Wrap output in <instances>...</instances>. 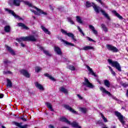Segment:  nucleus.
Returning <instances> with one entry per match:
<instances>
[{
    "label": "nucleus",
    "instance_id": "f257e3e1",
    "mask_svg": "<svg viewBox=\"0 0 128 128\" xmlns=\"http://www.w3.org/2000/svg\"><path fill=\"white\" fill-rule=\"evenodd\" d=\"M86 8H90V6H92L94 8V10H95L96 12V14H98L100 12L102 13V14L104 16L107 20H110V16H108V14L104 12V10H102V8L98 6H96L94 3L92 2L90 3V2H86Z\"/></svg>",
    "mask_w": 128,
    "mask_h": 128
},
{
    "label": "nucleus",
    "instance_id": "f03ea898",
    "mask_svg": "<svg viewBox=\"0 0 128 128\" xmlns=\"http://www.w3.org/2000/svg\"><path fill=\"white\" fill-rule=\"evenodd\" d=\"M60 122H66V124H70L73 128H82L80 126H78V122H73L72 123H70V122L64 117H62L60 118Z\"/></svg>",
    "mask_w": 128,
    "mask_h": 128
},
{
    "label": "nucleus",
    "instance_id": "7ed1b4c3",
    "mask_svg": "<svg viewBox=\"0 0 128 128\" xmlns=\"http://www.w3.org/2000/svg\"><path fill=\"white\" fill-rule=\"evenodd\" d=\"M16 40L17 42H26V40L36 42V37H34V36H29L20 38L16 39Z\"/></svg>",
    "mask_w": 128,
    "mask_h": 128
},
{
    "label": "nucleus",
    "instance_id": "20e7f679",
    "mask_svg": "<svg viewBox=\"0 0 128 128\" xmlns=\"http://www.w3.org/2000/svg\"><path fill=\"white\" fill-rule=\"evenodd\" d=\"M34 9H30V10L32 12H34V14H36L37 16H40V14H43L44 16H46L48 14L46 12H44L42 11V10H40L38 9L36 7L33 6Z\"/></svg>",
    "mask_w": 128,
    "mask_h": 128
},
{
    "label": "nucleus",
    "instance_id": "39448f33",
    "mask_svg": "<svg viewBox=\"0 0 128 128\" xmlns=\"http://www.w3.org/2000/svg\"><path fill=\"white\" fill-rule=\"evenodd\" d=\"M61 32L63 34H65V36H68L69 38H71L72 40H74V42H77L78 40L76 38L74 37V35L72 33L70 32H68L66 31L65 30H64L63 29L61 30Z\"/></svg>",
    "mask_w": 128,
    "mask_h": 128
},
{
    "label": "nucleus",
    "instance_id": "423d86ee",
    "mask_svg": "<svg viewBox=\"0 0 128 128\" xmlns=\"http://www.w3.org/2000/svg\"><path fill=\"white\" fill-rule=\"evenodd\" d=\"M114 114H115V116H117L118 118V119L119 120L120 122H121L122 124H124L125 122H124V120L126 118L124 117V116H122V114L118 111H116L114 112Z\"/></svg>",
    "mask_w": 128,
    "mask_h": 128
},
{
    "label": "nucleus",
    "instance_id": "0eeeda50",
    "mask_svg": "<svg viewBox=\"0 0 128 128\" xmlns=\"http://www.w3.org/2000/svg\"><path fill=\"white\" fill-rule=\"evenodd\" d=\"M83 84L84 86H87V88H94V85H92V84L88 81V80L86 78H84V81L83 82Z\"/></svg>",
    "mask_w": 128,
    "mask_h": 128
},
{
    "label": "nucleus",
    "instance_id": "6e6552de",
    "mask_svg": "<svg viewBox=\"0 0 128 128\" xmlns=\"http://www.w3.org/2000/svg\"><path fill=\"white\" fill-rule=\"evenodd\" d=\"M4 10L6 12H8L10 14H12V16H13L15 18H18V20H22V18H20L16 14H14V12L12 11V10H9L8 8H6Z\"/></svg>",
    "mask_w": 128,
    "mask_h": 128
},
{
    "label": "nucleus",
    "instance_id": "1a4fd4ad",
    "mask_svg": "<svg viewBox=\"0 0 128 128\" xmlns=\"http://www.w3.org/2000/svg\"><path fill=\"white\" fill-rule=\"evenodd\" d=\"M112 66L115 68L118 72H122V67H120V65L119 64L118 62L116 61H113Z\"/></svg>",
    "mask_w": 128,
    "mask_h": 128
},
{
    "label": "nucleus",
    "instance_id": "9d476101",
    "mask_svg": "<svg viewBox=\"0 0 128 128\" xmlns=\"http://www.w3.org/2000/svg\"><path fill=\"white\" fill-rule=\"evenodd\" d=\"M100 90H101L102 92V96H104V94H107L108 96H112V94H110V92L106 90V88L102 86H101L100 88Z\"/></svg>",
    "mask_w": 128,
    "mask_h": 128
},
{
    "label": "nucleus",
    "instance_id": "9b49d317",
    "mask_svg": "<svg viewBox=\"0 0 128 128\" xmlns=\"http://www.w3.org/2000/svg\"><path fill=\"white\" fill-rule=\"evenodd\" d=\"M64 108H66V110H70V112H72L73 114H78V112L72 109V107L68 106V105H64Z\"/></svg>",
    "mask_w": 128,
    "mask_h": 128
},
{
    "label": "nucleus",
    "instance_id": "f8f14e48",
    "mask_svg": "<svg viewBox=\"0 0 128 128\" xmlns=\"http://www.w3.org/2000/svg\"><path fill=\"white\" fill-rule=\"evenodd\" d=\"M34 84L36 88H38V90H44V86H42V84H40V83H38V82H36L34 83Z\"/></svg>",
    "mask_w": 128,
    "mask_h": 128
},
{
    "label": "nucleus",
    "instance_id": "ddd939ff",
    "mask_svg": "<svg viewBox=\"0 0 128 128\" xmlns=\"http://www.w3.org/2000/svg\"><path fill=\"white\" fill-rule=\"evenodd\" d=\"M5 48H6V50H8V52H10V54H11L12 56L16 55V52H14V50H12V48L8 46V45H6Z\"/></svg>",
    "mask_w": 128,
    "mask_h": 128
},
{
    "label": "nucleus",
    "instance_id": "4468645a",
    "mask_svg": "<svg viewBox=\"0 0 128 128\" xmlns=\"http://www.w3.org/2000/svg\"><path fill=\"white\" fill-rule=\"evenodd\" d=\"M20 72V74H23V76H26V78H30V75L28 72V71H26V70H21Z\"/></svg>",
    "mask_w": 128,
    "mask_h": 128
},
{
    "label": "nucleus",
    "instance_id": "2eb2a0df",
    "mask_svg": "<svg viewBox=\"0 0 128 128\" xmlns=\"http://www.w3.org/2000/svg\"><path fill=\"white\" fill-rule=\"evenodd\" d=\"M54 52L57 54H58L59 56H62V50L58 46H54Z\"/></svg>",
    "mask_w": 128,
    "mask_h": 128
},
{
    "label": "nucleus",
    "instance_id": "dca6fc26",
    "mask_svg": "<svg viewBox=\"0 0 128 128\" xmlns=\"http://www.w3.org/2000/svg\"><path fill=\"white\" fill-rule=\"evenodd\" d=\"M86 68L88 69V70L89 72V74H90L92 76H96V73H94V71L92 70V69L90 67V66H86Z\"/></svg>",
    "mask_w": 128,
    "mask_h": 128
},
{
    "label": "nucleus",
    "instance_id": "f3484780",
    "mask_svg": "<svg viewBox=\"0 0 128 128\" xmlns=\"http://www.w3.org/2000/svg\"><path fill=\"white\" fill-rule=\"evenodd\" d=\"M16 126H18V128H28V124H25L24 126H22V123H18L16 122L15 123Z\"/></svg>",
    "mask_w": 128,
    "mask_h": 128
},
{
    "label": "nucleus",
    "instance_id": "a211bd4d",
    "mask_svg": "<svg viewBox=\"0 0 128 128\" xmlns=\"http://www.w3.org/2000/svg\"><path fill=\"white\" fill-rule=\"evenodd\" d=\"M113 14L115 16H116V18H118L119 20H124V18L122 16L118 13L116 11L113 10L112 11Z\"/></svg>",
    "mask_w": 128,
    "mask_h": 128
},
{
    "label": "nucleus",
    "instance_id": "6ab92c4d",
    "mask_svg": "<svg viewBox=\"0 0 128 128\" xmlns=\"http://www.w3.org/2000/svg\"><path fill=\"white\" fill-rule=\"evenodd\" d=\"M39 48L41 50H43V52H44V54H46V56H52V54H50V52H48V50H44V48L40 46Z\"/></svg>",
    "mask_w": 128,
    "mask_h": 128
},
{
    "label": "nucleus",
    "instance_id": "aec40b11",
    "mask_svg": "<svg viewBox=\"0 0 128 128\" xmlns=\"http://www.w3.org/2000/svg\"><path fill=\"white\" fill-rule=\"evenodd\" d=\"M89 28L90 30H92V32L94 34L96 35L98 34V31L96 30H94V27L92 26V25H89Z\"/></svg>",
    "mask_w": 128,
    "mask_h": 128
},
{
    "label": "nucleus",
    "instance_id": "412c9836",
    "mask_svg": "<svg viewBox=\"0 0 128 128\" xmlns=\"http://www.w3.org/2000/svg\"><path fill=\"white\" fill-rule=\"evenodd\" d=\"M46 104L47 108H48L50 110L51 112H54V108H52V105L50 104V102H46Z\"/></svg>",
    "mask_w": 128,
    "mask_h": 128
},
{
    "label": "nucleus",
    "instance_id": "4be33fe9",
    "mask_svg": "<svg viewBox=\"0 0 128 128\" xmlns=\"http://www.w3.org/2000/svg\"><path fill=\"white\" fill-rule=\"evenodd\" d=\"M41 28L43 32H45V34H50V32L48 31V30L46 29V27L44 26H41Z\"/></svg>",
    "mask_w": 128,
    "mask_h": 128
},
{
    "label": "nucleus",
    "instance_id": "5701e85b",
    "mask_svg": "<svg viewBox=\"0 0 128 128\" xmlns=\"http://www.w3.org/2000/svg\"><path fill=\"white\" fill-rule=\"evenodd\" d=\"M13 4L14 6H20V0H12Z\"/></svg>",
    "mask_w": 128,
    "mask_h": 128
},
{
    "label": "nucleus",
    "instance_id": "b1692460",
    "mask_svg": "<svg viewBox=\"0 0 128 128\" xmlns=\"http://www.w3.org/2000/svg\"><path fill=\"white\" fill-rule=\"evenodd\" d=\"M83 50H94V48L92 46H84L82 48Z\"/></svg>",
    "mask_w": 128,
    "mask_h": 128
},
{
    "label": "nucleus",
    "instance_id": "393cba45",
    "mask_svg": "<svg viewBox=\"0 0 128 128\" xmlns=\"http://www.w3.org/2000/svg\"><path fill=\"white\" fill-rule=\"evenodd\" d=\"M60 90L62 92H64L65 94H68V90L66 89L64 86H62L60 88Z\"/></svg>",
    "mask_w": 128,
    "mask_h": 128
},
{
    "label": "nucleus",
    "instance_id": "a878e982",
    "mask_svg": "<svg viewBox=\"0 0 128 128\" xmlns=\"http://www.w3.org/2000/svg\"><path fill=\"white\" fill-rule=\"evenodd\" d=\"M45 76H47V78H48L50 80H52L53 82H56V79L54 78L52 76L48 74H44Z\"/></svg>",
    "mask_w": 128,
    "mask_h": 128
},
{
    "label": "nucleus",
    "instance_id": "bb28decb",
    "mask_svg": "<svg viewBox=\"0 0 128 128\" xmlns=\"http://www.w3.org/2000/svg\"><path fill=\"white\" fill-rule=\"evenodd\" d=\"M18 26H21V28H24V30H28V28L22 23H20V22L18 23Z\"/></svg>",
    "mask_w": 128,
    "mask_h": 128
},
{
    "label": "nucleus",
    "instance_id": "cd10ccee",
    "mask_svg": "<svg viewBox=\"0 0 128 128\" xmlns=\"http://www.w3.org/2000/svg\"><path fill=\"white\" fill-rule=\"evenodd\" d=\"M4 30L6 32H10V26H4Z\"/></svg>",
    "mask_w": 128,
    "mask_h": 128
},
{
    "label": "nucleus",
    "instance_id": "c85d7f7f",
    "mask_svg": "<svg viewBox=\"0 0 128 128\" xmlns=\"http://www.w3.org/2000/svg\"><path fill=\"white\" fill-rule=\"evenodd\" d=\"M62 40L66 46H74V44L72 42H68V41H66L64 40Z\"/></svg>",
    "mask_w": 128,
    "mask_h": 128
},
{
    "label": "nucleus",
    "instance_id": "c756f323",
    "mask_svg": "<svg viewBox=\"0 0 128 128\" xmlns=\"http://www.w3.org/2000/svg\"><path fill=\"white\" fill-rule=\"evenodd\" d=\"M7 88H12V81L10 79L7 80Z\"/></svg>",
    "mask_w": 128,
    "mask_h": 128
},
{
    "label": "nucleus",
    "instance_id": "7c9ffc66",
    "mask_svg": "<svg viewBox=\"0 0 128 128\" xmlns=\"http://www.w3.org/2000/svg\"><path fill=\"white\" fill-rule=\"evenodd\" d=\"M79 110L81 112H82V114H86L88 110L84 108H79Z\"/></svg>",
    "mask_w": 128,
    "mask_h": 128
},
{
    "label": "nucleus",
    "instance_id": "2f4dec72",
    "mask_svg": "<svg viewBox=\"0 0 128 128\" xmlns=\"http://www.w3.org/2000/svg\"><path fill=\"white\" fill-rule=\"evenodd\" d=\"M104 84L107 88H108L110 86V82H108V80H104Z\"/></svg>",
    "mask_w": 128,
    "mask_h": 128
},
{
    "label": "nucleus",
    "instance_id": "473e14b6",
    "mask_svg": "<svg viewBox=\"0 0 128 128\" xmlns=\"http://www.w3.org/2000/svg\"><path fill=\"white\" fill-rule=\"evenodd\" d=\"M76 20L78 22L79 24H82V18L79 16H76Z\"/></svg>",
    "mask_w": 128,
    "mask_h": 128
},
{
    "label": "nucleus",
    "instance_id": "72a5a7b5",
    "mask_svg": "<svg viewBox=\"0 0 128 128\" xmlns=\"http://www.w3.org/2000/svg\"><path fill=\"white\" fill-rule=\"evenodd\" d=\"M67 20H68V22H70V24H74V21L72 20V18H67Z\"/></svg>",
    "mask_w": 128,
    "mask_h": 128
},
{
    "label": "nucleus",
    "instance_id": "f704fd0d",
    "mask_svg": "<svg viewBox=\"0 0 128 128\" xmlns=\"http://www.w3.org/2000/svg\"><path fill=\"white\" fill-rule=\"evenodd\" d=\"M77 28L78 32H80V34H82L84 36V32H82V30L80 28L79 26H77Z\"/></svg>",
    "mask_w": 128,
    "mask_h": 128
},
{
    "label": "nucleus",
    "instance_id": "c9c22d12",
    "mask_svg": "<svg viewBox=\"0 0 128 128\" xmlns=\"http://www.w3.org/2000/svg\"><path fill=\"white\" fill-rule=\"evenodd\" d=\"M101 26L102 28V30H104V32H108V28H106V26L104 24H102L101 25Z\"/></svg>",
    "mask_w": 128,
    "mask_h": 128
},
{
    "label": "nucleus",
    "instance_id": "e433bc0d",
    "mask_svg": "<svg viewBox=\"0 0 128 128\" xmlns=\"http://www.w3.org/2000/svg\"><path fill=\"white\" fill-rule=\"evenodd\" d=\"M101 114V118H102L104 122H108V120L106 119V117H104V114Z\"/></svg>",
    "mask_w": 128,
    "mask_h": 128
},
{
    "label": "nucleus",
    "instance_id": "4c0bfd02",
    "mask_svg": "<svg viewBox=\"0 0 128 128\" xmlns=\"http://www.w3.org/2000/svg\"><path fill=\"white\" fill-rule=\"evenodd\" d=\"M40 70H42V68H40V67H38V66L36 67L35 71L36 72H40Z\"/></svg>",
    "mask_w": 128,
    "mask_h": 128
},
{
    "label": "nucleus",
    "instance_id": "58836bf2",
    "mask_svg": "<svg viewBox=\"0 0 128 128\" xmlns=\"http://www.w3.org/2000/svg\"><path fill=\"white\" fill-rule=\"evenodd\" d=\"M24 4H25L26 6H32V4L28 2V1H24Z\"/></svg>",
    "mask_w": 128,
    "mask_h": 128
},
{
    "label": "nucleus",
    "instance_id": "ea45409f",
    "mask_svg": "<svg viewBox=\"0 0 128 128\" xmlns=\"http://www.w3.org/2000/svg\"><path fill=\"white\" fill-rule=\"evenodd\" d=\"M106 48L108 50H112V45L108 44Z\"/></svg>",
    "mask_w": 128,
    "mask_h": 128
},
{
    "label": "nucleus",
    "instance_id": "a19ab883",
    "mask_svg": "<svg viewBox=\"0 0 128 128\" xmlns=\"http://www.w3.org/2000/svg\"><path fill=\"white\" fill-rule=\"evenodd\" d=\"M3 72L4 74H12V72L10 71H4Z\"/></svg>",
    "mask_w": 128,
    "mask_h": 128
},
{
    "label": "nucleus",
    "instance_id": "79ce46f5",
    "mask_svg": "<svg viewBox=\"0 0 128 128\" xmlns=\"http://www.w3.org/2000/svg\"><path fill=\"white\" fill-rule=\"evenodd\" d=\"M112 50L114 52H118V49L116 48V47L112 46Z\"/></svg>",
    "mask_w": 128,
    "mask_h": 128
},
{
    "label": "nucleus",
    "instance_id": "37998d69",
    "mask_svg": "<svg viewBox=\"0 0 128 128\" xmlns=\"http://www.w3.org/2000/svg\"><path fill=\"white\" fill-rule=\"evenodd\" d=\"M68 68H69V70H76V68H74V66H68Z\"/></svg>",
    "mask_w": 128,
    "mask_h": 128
},
{
    "label": "nucleus",
    "instance_id": "c03bdc74",
    "mask_svg": "<svg viewBox=\"0 0 128 128\" xmlns=\"http://www.w3.org/2000/svg\"><path fill=\"white\" fill-rule=\"evenodd\" d=\"M86 38L88 40H89L90 42H96V41H94V40H92V38L87 36Z\"/></svg>",
    "mask_w": 128,
    "mask_h": 128
},
{
    "label": "nucleus",
    "instance_id": "a18cd8bd",
    "mask_svg": "<svg viewBox=\"0 0 128 128\" xmlns=\"http://www.w3.org/2000/svg\"><path fill=\"white\" fill-rule=\"evenodd\" d=\"M108 62L110 66H112V60L110 59H108Z\"/></svg>",
    "mask_w": 128,
    "mask_h": 128
},
{
    "label": "nucleus",
    "instance_id": "49530a36",
    "mask_svg": "<svg viewBox=\"0 0 128 128\" xmlns=\"http://www.w3.org/2000/svg\"><path fill=\"white\" fill-rule=\"evenodd\" d=\"M77 96H78L79 100H82L83 98L82 96H80V94H77Z\"/></svg>",
    "mask_w": 128,
    "mask_h": 128
},
{
    "label": "nucleus",
    "instance_id": "de8ad7c7",
    "mask_svg": "<svg viewBox=\"0 0 128 128\" xmlns=\"http://www.w3.org/2000/svg\"><path fill=\"white\" fill-rule=\"evenodd\" d=\"M96 2H99L101 4H102V0H96Z\"/></svg>",
    "mask_w": 128,
    "mask_h": 128
},
{
    "label": "nucleus",
    "instance_id": "09e8293b",
    "mask_svg": "<svg viewBox=\"0 0 128 128\" xmlns=\"http://www.w3.org/2000/svg\"><path fill=\"white\" fill-rule=\"evenodd\" d=\"M108 68L110 69V70L111 73L112 74V67H110V66H108Z\"/></svg>",
    "mask_w": 128,
    "mask_h": 128
},
{
    "label": "nucleus",
    "instance_id": "8fccbe9b",
    "mask_svg": "<svg viewBox=\"0 0 128 128\" xmlns=\"http://www.w3.org/2000/svg\"><path fill=\"white\" fill-rule=\"evenodd\" d=\"M77 48H78V50H84V48H80V47H77Z\"/></svg>",
    "mask_w": 128,
    "mask_h": 128
},
{
    "label": "nucleus",
    "instance_id": "3c124183",
    "mask_svg": "<svg viewBox=\"0 0 128 128\" xmlns=\"http://www.w3.org/2000/svg\"><path fill=\"white\" fill-rule=\"evenodd\" d=\"M48 128H54V126L50 124L48 126Z\"/></svg>",
    "mask_w": 128,
    "mask_h": 128
},
{
    "label": "nucleus",
    "instance_id": "603ef678",
    "mask_svg": "<svg viewBox=\"0 0 128 128\" xmlns=\"http://www.w3.org/2000/svg\"><path fill=\"white\" fill-rule=\"evenodd\" d=\"M4 98V94H0V98Z\"/></svg>",
    "mask_w": 128,
    "mask_h": 128
},
{
    "label": "nucleus",
    "instance_id": "864d4df0",
    "mask_svg": "<svg viewBox=\"0 0 128 128\" xmlns=\"http://www.w3.org/2000/svg\"><path fill=\"white\" fill-rule=\"evenodd\" d=\"M122 86H124V88H126V86H128V84H124Z\"/></svg>",
    "mask_w": 128,
    "mask_h": 128
},
{
    "label": "nucleus",
    "instance_id": "5fc2aeb1",
    "mask_svg": "<svg viewBox=\"0 0 128 128\" xmlns=\"http://www.w3.org/2000/svg\"><path fill=\"white\" fill-rule=\"evenodd\" d=\"M21 119L24 122H26V119L24 118H21Z\"/></svg>",
    "mask_w": 128,
    "mask_h": 128
},
{
    "label": "nucleus",
    "instance_id": "6e6d98bb",
    "mask_svg": "<svg viewBox=\"0 0 128 128\" xmlns=\"http://www.w3.org/2000/svg\"><path fill=\"white\" fill-rule=\"evenodd\" d=\"M21 46L22 47V48H24L26 46L24 45V44H22V43H21Z\"/></svg>",
    "mask_w": 128,
    "mask_h": 128
},
{
    "label": "nucleus",
    "instance_id": "4d7b16f0",
    "mask_svg": "<svg viewBox=\"0 0 128 128\" xmlns=\"http://www.w3.org/2000/svg\"><path fill=\"white\" fill-rule=\"evenodd\" d=\"M4 64H8V63L9 62H8V60H6L4 61Z\"/></svg>",
    "mask_w": 128,
    "mask_h": 128
},
{
    "label": "nucleus",
    "instance_id": "13d9d810",
    "mask_svg": "<svg viewBox=\"0 0 128 128\" xmlns=\"http://www.w3.org/2000/svg\"><path fill=\"white\" fill-rule=\"evenodd\" d=\"M33 34H36L35 38H36V36H38V34H36V32H34V33H33Z\"/></svg>",
    "mask_w": 128,
    "mask_h": 128
},
{
    "label": "nucleus",
    "instance_id": "bf43d9fd",
    "mask_svg": "<svg viewBox=\"0 0 128 128\" xmlns=\"http://www.w3.org/2000/svg\"><path fill=\"white\" fill-rule=\"evenodd\" d=\"M113 99L115 100H118V99L116 97H113Z\"/></svg>",
    "mask_w": 128,
    "mask_h": 128
},
{
    "label": "nucleus",
    "instance_id": "052dcab7",
    "mask_svg": "<svg viewBox=\"0 0 128 128\" xmlns=\"http://www.w3.org/2000/svg\"><path fill=\"white\" fill-rule=\"evenodd\" d=\"M112 74H114V76H116V72H112Z\"/></svg>",
    "mask_w": 128,
    "mask_h": 128
},
{
    "label": "nucleus",
    "instance_id": "680f3d73",
    "mask_svg": "<svg viewBox=\"0 0 128 128\" xmlns=\"http://www.w3.org/2000/svg\"><path fill=\"white\" fill-rule=\"evenodd\" d=\"M126 96H128V90H127V92L126 93Z\"/></svg>",
    "mask_w": 128,
    "mask_h": 128
},
{
    "label": "nucleus",
    "instance_id": "e2e57ef3",
    "mask_svg": "<svg viewBox=\"0 0 128 128\" xmlns=\"http://www.w3.org/2000/svg\"><path fill=\"white\" fill-rule=\"evenodd\" d=\"M2 128H6V126H2Z\"/></svg>",
    "mask_w": 128,
    "mask_h": 128
},
{
    "label": "nucleus",
    "instance_id": "0e129e2a",
    "mask_svg": "<svg viewBox=\"0 0 128 128\" xmlns=\"http://www.w3.org/2000/svg\"><path fill=\"white\" fill-rule=\"evenodd\" d=\"M99 84H100V82H99Z\"/></svg>",
    "mask_w": 128,
    "mask_h": 128
}]
</instances>
